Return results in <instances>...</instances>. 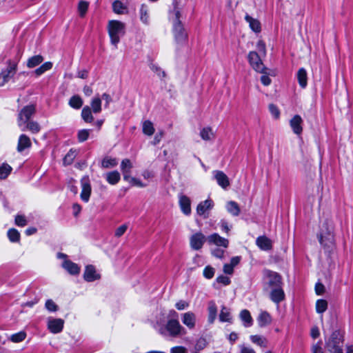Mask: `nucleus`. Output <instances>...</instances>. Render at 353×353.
<instances>
[{
    "instance_id": "nucleus-39",
    "label": "nucleus",
    "mask_w": 353,
    "mask_h": 353,
    "mask_svg": "<svg viewBox=\"0 0 353 353\" xmlns=\"http://www.w3.org/2000/svg\"><path fill=\"white\" fill-rule=\"evenodd\" d=\"M12 167L8 163H2L0 165V179H6L12 172Z\"/></svg>"
},
{
    "instance_id": "nucleus-34",
    "label": "nucleus",
    "mask_w": 353,
    "mask_h": 353,
    "mask_svg": "<svg viewBox=\"0 0 353 353\" xmlns=\"http://www.w3.org/2000/svg\"><path fill=\"white\" fill-rule=\"evenodd\" d=\"M250 340L253 343L261 347H266L268 346V340L260 335H252L250 336Z\"/></svg>"
},
{
    "instance_id": "nucleus-32",
    "label": "nucleus",
    "mask_w": 353,
    "mask_h": 353,
    "mask_svg": "<svg viewBox=\"0 0 353 353\" xmlns=\"http://www.w3.org/2000/svg\"><path fill=\"white\" fill-rule=\"evenodd\" d=\"M81 117L86 123H91L93 121L94 117L92 114V110L90 106L85 105L81 111Z\"/></svg>"
},
{
    "instance_id": "nucleus-14",
    "label": "nucleus",
    "mask_w": 353,
    "mask_h": 353,
    "mask_svg": "<svg viewBox=\"0 0 353 353\" xmlns=\"http://www.w3.org/2000/svg\"><path fill=\"white\" fill-rule=\"evenodd\" d=\"M214 177L217 183L223 189H226L230 185V181L228 176L222 171H213Z\"/></svg>"
},
{
    "instance_id": "nucleus-64",
    "label": "nucleus",
    "mask_w": 353,
    "mask_h": 353,
    "mask_svg": "<svg viewBox=\"0 0 353 353\" xmlns=\"http://www.w3.org/2000/svg\"><path fill=\"white\" fill-rule=\"evenodd\" d=\"M315 291H316V294H318V295L323 294L325 292L324 285L321 283H316Z\"/></svg>"
},
{
    "instance_id": "nucleus-7",
    "label": "nucleus",
    "mask_w": 353,
    "mask_h": 353,
    "mask_svg": "<svg viewBox=\"0 0 353 353\" xmlns=\"http://www.w3.org/2000/svg\"><path fill=\"white\" fill-rule=\"evenodd\" d=\"M263 275L266 279V284L271 289L282 285V279L278 273L265 270L263 271Z\"/></svg>"
},
{
    "instance_id": "nucleus-55",
    "label": "nucleus",
    "mask_w": 353,
    "mask_h": 353,
    "mask_svg": "<svg viewBox=\"0 0 353 353\" xmlns=\"http://www.w3.org/2000/svg\"><path fill=\"white\" fill-rule=\"evenodd\" d=\"M269 110L272 115L275 118L278 119L280 116V111L276 105L274 104H270L269 105Z\"/></svg>"
},
{
    "instance_id": "nucleus-48",
    "label": "nucleus",
    "mask_w": 353,
    "mask_h": 353,
    "mask_svg": "<svg viewBox=\"0 0 353 353\" xmlns=\"http://www.w3.org/2000/svg\"><path fill=\"white\" fill-rule=\"evenodd\" d=\"M132 163L128 159H124L121 163V170L122 172H131Z\"/></svg>"
},
{
    "instance_id": "nucleus-31",
    "label": "nucleus",
    "mask_w": 353,
    "mask_h": 353,
    "mask_svg": "<svg viewBox=\"0 0 353 353\" xmlns=\"http://www.w3.org/2000/svg\"><path fill=\"white\" fill-rule=\"evenodd\" d=\"M105 179L108 183L111 185H115L120 181L121 176L119 172L115 170L108 172L105 174Z\"/></svg>"
},
{
    "instance_id": "nucleus-10",
    "label": "nucleus",
    "mask_w": 353,
    "mask_h": 353,
    "mask_svg": "<svg viewBox=\"0 0 353 353\" xmlns=\"http://www.w3.org/2000/svg\"><path fill=\"white\" fill-rule=\"evenodd\" d=\"M81 184L82 190L80 196L83 201L87 203L90 199L92 190L88 176L83 177L81 180Z\"/></svg>"
},
{
    "instance_id": "nucleus-23",
    "label": "nucleus",
    "mask_w": 353,
    "mask_h": 353,
    "mask_svg": "<svg viewBox=\"0 0 353 353\" xmlns=\"http://www.w3.org/2000/svg\"><path fill=\"white\" fill-rule=\"evenodd\" d=\"M39 123L35 121H30L20 128L21 131L29 130L32 134H37L41 130Z\"/></svg>"
},
{
    "instance_id": "nucleus-36",
    "label": "nucleus",
    "mask_w": 353,
    "mask_h": 353,
    "mask_svg": "<svg viewBox=\"0 0 353 353\" xmlns=\"http://www.w3.org/2000/svg\"><path fill=\"white\" fill-rule=\"evenodd\" d=\"M113 11L117 14H124L127 12V7L119 0H116L112 3Z\"/></svg>"
},
{
    "instance_id": "nucleus-54",
    "label": "nucleus",
    "mask_w": 353,
    "mask_h": 353,
    "mask_svg": "<svg viewBox=\"0 0 353 353\" xmlns=\"http://www.w3.org/2000/svg\"><path fill=\"white\" fill-rule=\"evenodd\" d=\"M45 306L50 312H56L58 310V306L52 299L47 300Z\"/></svg>"
},
{
    "instance_id": "nucleus-52",
    "label": "nucleus",
    "mask_w": 353,
    "mask_h": 353,
    "mask_svg": "<svg viewBox=\"0 0 353 353\" xmlns=\"http://www.w3.org/2000/svg\"><path fill=\"white\" fill-rule=\"evenodd\" d=\"M15 224L19 227H23L27 225L28 221L24 215L17 214L15 216Z\"/></svg>"
},
{
    "instance_id": "nucleus-58",
    "label": "nucleus",
    "mask_w": 353,
    "mask_h": 353,
    "mask_svg": "<svg viewBox=\"0 0 353 353\" xmlns=\"http://www.w3.org/2000/svg\"><path fill=\"white\" fill-rule=\"evenodd\" d=\"M262 74L263 75L261 77V83L265 86L269 85L272 82L271 79L269 77L265 70H264V73Z\"/></svg>"
},
{
    "instance_id": "nucleus-57",
    "label": "nucleus",
    "mask_w": 353,
    "mask_h": 353,
    "mask_svg": "<svg viewBox=\"0 0 353 353\" xmlns=\"http://www.w3.org/2000/svg\"><path fill=\"white\" fill-rule=\"evenodd\" d=\"M216 281L219 283H221L224 285H228L230 283V279L229 277L223 275H221L216 278Z\"/></svg>"
},
{
    "instance_id": "nucleus-42",
    "label": "nucleus",
    "mask_w": 353,
    "mask_h": 353,
    "mask_svg": "<svg viewBox=\"0 0 353 353\" xmlns=\"http://www.w3.org/2000/svg\"><path fill=\"white\" fill-rule=\"evenodd\" d=\"M232 319L229 310L223 306L219 314V320L222 322H230Z\"/></svg>"
},
{
    "instance_id": "nucleus-60",
    "label": "nucleus",
    "mask_w": 353,
    "mask_h": 353,
    "mask_svg": "<svg viewBox=\"0 0 353 353\" xmlns=\"http://www.w3.org/2000/svg\"><path fill=\"white\" fill-rule=\"evenodd\" d=\"M130 183L134 186H137L139 188H144L147 185L146 184L142 183L140 179L135 177L130 178Z\"/></svg>"
},
{
    "instance_id": "nucleus-8",
    "label": "nucleus",
    "mask_w": 353,
    "mask_h": 353,
    "mask_svg": "<svg viewBox=\"0 0 353 353\" xmlns=\"http://www.w3.org/2000/svg\"><path fill=\"white\" fill-rule=\"evenodd\" d=\"M248 58L250 65L255 71L260 73H264V70H267L256 52H250Z\"/></svg>"
},
{
    "instance_id": "nucleus-2",
    "label": "nucleus",
    "mask_w": 353,
    "mask_h": 353,
    "mask_svg": "<svg viewBox=\"0 0 353 353\" xmlns=\"http://www.w3.org/2000/svg\"><path fill=\"white\" fill-rule=\"evenodd\" d=\"M334 227L331 221H325L320 227L318 235L321 245L325 249H332L334 246Z\"/></svg>"
},
{
    "instance_id": "nucleus-43",
    "label": "nucleus",
    "mask_w": 353,
    "mask_h": 353,
    "mask_svg": "<svg viewBox=\"0 0 353 353\" xmlns=\"http://www.w3.org/2000/svg\"><path fill=\"white\" fill-rule=\"evenodd\" d=\"M52 65H53V64L52 62L47 61V62L44 63L43 64H42L40 67L37 68L34 70V73L37 76H40L42 74H43L45 72L50 70L52 68Z\"/></svg>"
},
{
    "instance_id": "nucleus-59",
    "label": "nucleus",
    "mask_w": 353,
    "mask_h": 353,
    "mask_svg": "<svg viewBox=\"0 0 353 353\" xmlns=\"http://www.w3.org/2000/svg\"><path fill=\"white\" fill-rule=\"evenodd\" d=\"M189 304L187 301L183 300H180L175 304V307L179 310H183L185 308L188 307Z\"/></svg>"
},
{
    "instance_id": "nucleus-18",
    "label": "nucleus",
    "mask_w": 353,
    "mask_h": 353,
    "mask_svg": "<svg viewBox=\"0 0 353 353\" xmlns=\"http://www.w3.org/2000/svg\"><path fill=\"white\" fill-rule=\"evenodd\" d=\"M182 323L190 330L194 328L196 325V316L192 312H188L182 315Z\"/></svg>"
},
{
    "instance_id": "nucleus-46",
    "label": "nucleus",
    "mask_w": 353,
    "mask_h": 353,
    "mask_svg": "<svg viewBox=\"0 0 353 353\" xmlns=\"http://www.w3.org/2000/svg\"><path fill=\"white\" fill-rule=\"evenodd\" d=\"M8 236L11 242H18L20 239V234L17 230L14 228L10 229L8 231Z\"/></svg>"
},
{
    "instance_id": "nucleus-13",
    "label": "nucleus",
    "mask_w": 353,
    "mask_h": 353,
    "mask_svg": "<svg viewBox=\"0 0 353 353\" xmlns=\"http://www.w3.org/2000/svg\"><path fill=\"white\" fill-rule=\"evenodd\" d=\"M270 299L276 304L280 303L285 299V293L282 288V285L271 289Z\"/></svg>"
},
{
    "instance_id": "nucleus-11",
    "label": "nucleus",
    "mask_w": 353,
    "mask_h": 353,
    "mask_svg": "<svg viewBox=\"0 0 353 353\" xmlns=\"http://www.w3.org/2000/svg\"><path fill=\"white\" fill-rule=\"evenodd\" d=\"M206 241L207 238L202 233H195L190 237V246L193 250H199L203 247V245Z\"/></svg>"
},
{
    "instance_id": "nucleus-61",
    "label": "nucleus",
    "mask_w": 353,
    "mask_h": 353,
    "mask_svg": "<svg viewBox=\"0 0 353 353\" xmlns=\"http://www.w3.org/2000/svg\"><path fill=\"white\" fill-rule=\"evenodd\" d=\"M170 353H187V349L183 346H175L170 349Z\"/></svg>"
},
{
    "instance_id": "nucleus-12",
    "label": "nucleus",
    "mask_w": 353,
    "mask_h": 353,
    "mask_svg": "<svg viewBox=\"0 0 353 353\" xmlns=\"http://www.w3.org/2000/svg\"><path fill=\"white\" fill-rule=\"evenodd\" d=\"M209 244H214L219 247L228 248L229 241L227 239L221 237L219 234L214 233L207 237Z\"/></svg>"
},
{
    "instance_id": "nucleus-62",
    "label": "nucleus",
    "mask_w": 353,
    "mask_h": 353,
    "mask_svg": "<svg viewBox=\"0 0 353 353\" xmlns=\"http://www.w3.org/2000/svg\"><path fill=\"white\" fill-rule=\"evenodd\" d=\"M219 225L222 231L228 233L229 231L230 230V227L229 226L228 223L225 220L222 219L220 221Z\"/></svg>"
},
{
    "instance_id": "nucleus-3",
    "label": "nucleus",
    "mask_w": 353,
    "mask_h": 353,
    "mask_svg": "<svg viewBox=\"0 0 353 353\" xmlns=\"http://www.w3.org/2000/svg\"><path fill=\"white\" fill-rule=\"evenodd\" d=\"M174 18L173 19V34L176 43L178 45L183 46L186 43L188 40V34L180 21L181 12L177 8V5L174 6Z\"/></svg>"
},
{
    "instance_id": "nucleus-33",
    "label": "nucleus",
    "mask_w": 353,
    "mask_h": 353,
    "mask_svg": "<svg viewBox=\"0 0 353 353\" xmlns=\"http://www.w3.org/2000/svg\"><path fill=\"white\" fill-rule=\"evenodd\" d=\"M118 161L117 159L112 158L110 157H105L101 161V168H110L117 166Z\"/></svg>"
},
{
    "instance_id": "nucleus-40",
    "label": "nucleus",
    "mask_w": 353,
    "mask_h": 353,
    "mask_svg": "<svg viewBox=\"0 0 353 353\" xmlns=\"http://www.w3.org/2000/svg\"><path fill=\"white\" fill-rule=\"evenodd\" d=\"M83 100L79 95L72 96L69 100V105L74 109H79L83 105Z\"/></svg>"
},
{
    "instance_id": "nucleus-26",
    "label": "nucleus",
    "mask_w": 353,
    "mask_h": 353,
    "mask_svg": "<svg viewBox=\"0 0 353 353\" xmlns=\"http://www.w3.org/2000/svg\"><path fill=\"white\" fill-rule=\"evenodd\" d=\"M257 321L260 327H265L270 325L272 322V318L268 312H262L259 314Z\"/></svg>"
},
{
    "instance_id": "nucleus-28",
    "label": "nucleus",
    "mask_w": 353,
    "mask_h": 353,
    "mask_svg": "<svg viewBox=\"0 0 353 353\" xmlns=\"http://www.w3.org/2000/svg\"><path fill=\"white\" fill-rule=\"evenodd\" d=\"M296 77L299 85L302 88H305L307 84V76L306 70L303 68H300L297 72Z\"/></svg>"
},
{
    "instance_id": "nucleus-27",
    "label": "nucleus",
    "mask_w": 353,
    "mask_h": 353,
    "mask_svg": "<svg viewBox=\"0 0 353 353\" xmlns=\"http://www.w3.org/2000/svg\"><path fill=\"white\" fill-rule=\"evenodd\" d=\"M245 21L249 23L250 28L255 32H260L261 23L258 19H254L248 14H246L245 17Z\"/></svg>"
},
{
    "instance_id": "nucleus-6",
    "label": "nucleus",
    "mask_w": 353,
    "mask_h": 353,
    "mask_svg": "<svg viewBox=\"0 0 353 353\" xmlns=\"http://www.w3.org/2000/svg\"><path fill=\"white\" fill-rule=\"evenodd\" d=\"M343 342L339 336L338 332H334L327 343H326V350L329 353H343Z\"/></svg>"
},
{
    "instance_id": "nucleus-50",
    "label": "nucleus",
    "mask_w": 353,
    "mask_h": 353,
    "mask_svg": "<svg viewBox=\"0 0 353 353\" xmlns=\"http://www.w3.org/2000/svg\"><path fill=\"white\" fill-rule=\"evenodd\" d=\"M76 157L75 151L72 149L67 153L63 159V163L65 165H70Z\"/></svg>"
},
{
    "instance_id": "nucleus-20",
    "label": "nucleus",
    "mask_w": 353,
    "mask_h": 353,
    "mask_svg": "<svg viewBox=\"0 0 353 353\" xmlns=\"http://www.w3.org/2000/svg\"><path fill=\"white\" fill-rule=\"evenodd\" d=\"M213 205L214 203L211 199H206L198 204L196 207V212L200 216L204 215L208 210L212 208Z\"/></svg>"
},
{
    "instance_id": "nucleus-22",
    "label": "nucleus",
    "mask_w": 353,
    "mask_h": 353,
    "mask_svg": "<svg viewBox=\"0 0 353 353\" xmlns=\"http://www.w3.org/2000/svg\"><path fill=\"white\" fill-rule=\"evenodd\" d=\"M83 278L86 281L92 282L99 278L93 265H87L83 274Z\"/></svg>"
},
{
    "instance_id": "nucleus-9",
    "label": "nucleus",
    "mask_w": 353,
    "mask_h": 353,
    "mask_svg": "<svg viewBox=\"0 0 353 353\" xmlns=\"http://www.w3.org/2000/svg\"><path fill=\"white\" fill-rule=\"evenodd\" d=\"M17 70V65L8 62L6 69L2 70L0 73V87L4 85L14 75Z\"/></svg>"
},
{
    "instance_id": "nucleus-41",
    "label": "nucleus",
    "mask_w": 353,
    "mask_h": 353,
    "mask_svg": "<svg viewBox=\"0 0 353 353\" xmlns=\"http://www.w3.org/2000/svg\"><path fill=\"white\" fill-rule=\"evenodd\" d=\"M143 132L145 135L151 136L154 132L153 123L150 121H145L143 123Z\"/></svg>"
},
{
    "instance_id": "nucleus-51",
    "label": "nucleus",
    "mask_w": 353,
    "mask_h": 353,
    "mask_svg": "<svg viewBox=\"0 0 353 353\" xmlns=\"http://www.w3.org/2000/svg\"><path fill=\"white\" fill-rule=\"evenodd\" d=\"M26 336V334L24 332H19L14 334L11 336L10 339L12 342L19 343L23 341Z\"/></svg>"
},
{
    "instance_id": "nucleus-45",
    "label": "nucleus",
    "mask_w": 353,
    "mask_h": 353,
    "mask_svg": "<svg viewBox=\"0 0 353 353\" xmlns=\"http://www.w3.org/2000/svg\"><path fill=\"white\" fill-rule=\"evenodd\" d=\"M91 130L83 129L80 130L77 132V139L80 143L84 142L89 138Z\"/></svg>"
},
{
    "instance_id": "nucleus-16",
    "label": "nucleus",
    "mask_w": 353,
    "mask_h": 353,
    "mask_svg": "<svg viewBox=\"0 0 353 353\" xmlns=\"http://www.w3.org/2000/svg\"><path fill=\"white\" fill-rule=\"evenodd\" d=\"M63 323V320L61 319H50L48 323V327L51 332L57 334L62 331Z\"/></svg>"
},
{
    "instance_id": "nucleus-30",
    "label": "nucleus",
    "mask_w": 353,
    "mask_h": 353,
    "mask_svg": "<svg viewBox=\"0 0 353 353\" xmlns=\"http://www.w3.org/2000/svg\"><path fill=\"white\" fill-rule=\"evenodd\" d=\"M226 209L230 214L234 216H238L241 212L238 203L233 201H230L227 203Z\"/></svg>"
},
{
    "instance_id": "nucleus-44",
    "label": "nucleus",
    "mask_w": 353,
    "mask_h": 353,
    "mask_svg": "<svg viewBox=\"0 0 353 353\" xmlns=\"http://www.w3.org/2000/svg\"><path fill=\"white\" fill-rule=\"evenodd\" d=\"M327 308V302L324 299H319L316 303V310L319 314H322Z\"/></svg>"
},
{
    "instance_id": "nucleus-47",
    "label": "nucleus",
    "mask_w": 353,
    "mask_h": 353,
    "mask_svg": "<svg viewBox=\"0 0 353 353\" xmlns=\"http://www.w3.org/2000/svg\"><path fill=\"white\" fill-rule=\"evenodd\" d=\"M200 136L205 141L210 140L213 137L212 129L209 127L203 128L200 132Z\"/></svg>"
},
{
    "instance_id": "nucleus-56",
    "label": "nucleus",
    "mask_w": 353,
    "mask_h": 353,
    "mask_svg": "<svg viewBox=\"0 0 353 353\" xmlns=\"http://www.w3.org/2000/svg\"><path fill=\"white\" fill-rule=\"evenodd\" d=\"M128 225L126 224L121 225L115 231L114 235L117 237L121 236L127 230Z\"/></svg>"
},
{
    "instance_id": "nucleus-25",
    "label": "nucleus",
    "mask_w": 353,
    "mask_h": 353,
    "mask_svg": "<svg viewBox=\"0 0 353 353\" xmlns=\"http://www.w3.org/2000/svg\"><path fill=\"white\" fill-rule=\"evenodd\" d=\"M63 268L66 270L70 274L76 275L80 272V268L77 263L70 260H65L62 265Z\"/></svg>"
},
{
    "instance_id": "nucleus-38",
    "label": "nucleus",
    "mask_w": 353,
    "mask_h": 353,
    "mask_svg": "<svg viewBox=\"0 0 353 353\" xmlns=\"http://www.w3.org/2000/svg\"><path fill=\"white\" fill-rule=\"evenodd\" d=\"M90 105L91 110L94 113L97 114L101 112V99L98 97L93 98L91 101Z\"/></svg>"
},
{
    "instance_id": "nucleus-4",
    "label": "nucleus",
    "mask_w": 353,
    "mask_h": 353,
    "mask_svg": "<svg viewBox=\"0 0 353 353\" xmlns=\"http://www.w3.org/2000/svg\"><path fill=\"white\" fill-rule=\"evenodd\" d=\"M125 23L117 21L111 20L108 24V34L110 38V42L112 45L117 47V44L120 41V38L125 34Z\"/></svg>"
},
{
    "instance_id": "nucleus-29",
    "label": "nucleus",
    "mask_w": 353,
    "mask_h": 353,
    "mask_svg": "<svg viewBox=\"0 0 353 353\" xmlns=\"http://www.w3.org/2000/svg\"><path fill=\"white\" fill-rule=\"evenodd\" d=\"M208 322L213 323L217 314V307L214 301H210L208 303Z\"/></svg>"
},
{
    "instance_id": "nucleus-15",
    "label": "nucleus",
    "mask_w": 353,
    "mask_h": 353,
    "mask_svg": "<svg viewBox=\"0 0 353 353\" xmlns=\"http://www.w3.org/2000/svg\"><path fill=\"white\" fill-rule=\"evenodd\" d=\"M303 119L301 116L296 114L294 116L290 121V127L292 129V131L294 134L299 135L302 133L303 128H302Z\"/></svg>"
},
{
    "instance_id": "nucleus-37",
    "label": "nucleus",
    "mask_w": 353,
    "mask_h": 353,
    "mask_svg": "<svg viewBox=\"0 0 353 353\" xmlns=\"http://www.w3.org/2000/svg\"><path fill=\"white\" fill-rule=\"evenodd\" d=\"M43 61V57L41 55H34L28 59L27 66L30 68H34L39 65Z\"/></svg>"
},
{
    "instance_id": "nucleus-35",
    "label": "nucleus",
    "mask_w": 353,
    "mask_h": 353,
    "mask_svg": "<svg viewBox=\"0 0 353 353\" xmlns=\"http://www.w3.org/2000/svg\"><path fill=\"white\" fill-rule=\"evenodd\" d=\"M140 19L145 25H148L150 23L148 9L144 4H142L140 8Z\"/></svg>"
},
{
    "instance_id": "nucleus-19",
    "label": "nucleus",
    "mask_w": 353,
    "mask_h": 353,
    "mask_svg": "<svg viewBox=\"0 0 353 353\" xmlns=\"http://www.w3.org/2000/svg\"><path fill=\"white\" fill-rule=\"evenodd\" d=\"M239 318L245 327H250L253 325V319L249 310L244 309L240 312Z\"/></svg>"
},
{
    "instance_id": "nucleus-17",
    "label": "nucleus",
    "mask_w": 353,
    "mask_h": 353,
    "mask_svg": "<svg viewBox=\"0 0 353 353\" xmlns=\"http://www.w3.org/2000/svg\"><path fill=\"white\" fill-rule=\"evenodd\" d=\"M179 206L182 212L188 216L191 214V201L189 197L185 195L179 196Z\"/></svg>"
},
{
    "instance_id": "nucleus-53",
    "label": "nucleus",
    "mask_w": 353,
    "mask_h": 353,
    "mask_svg": "<svg viewBox=\"0 0 353 353\" xmlns=\"http://www.w3.org/2000/svg\"><path fill=\"white\" fill-rule=\"evenodd\" d=\"M214 272H215L214 269L212 267L208 265V266H206L203 270V276L206 279H210L214 276Z\"/></svg>"
},
{
    "instance_id": "nucleus-5",
    "label": "nucleus",
    "mask_w": 353,
    "mask_h": 353,
    "mask_svg": "<svg viewBox=\"0 0 353 353\" xmlns=\"http://www.w3.org/2000/svg\"><path fill=\"white\" fill-rule=\"evenodd\" d=\"M36 108L34 105H28L21 109L17 115V125L19 128L30 121L31 117L35 114Z\"/></svg>"
},
{
    "instance_id": "nucleus-24",
    "label": "nucleus",
    "mask_w": 353,
    "mask_h": 353,
    "mask_svg": "<svg viewBox=\"0 0 353 353\" xmlns=\"http://www.w3.org/2000/svg\"><path fill=\"white\" fill-rule=\"evenodd\" d=\"M31 146V141L30 138L26 134L20 135L17 144V151L19 152H23L25 149Z\"/></svg>"
},
{
    "instance_id": "nucleus-63",
    "label": "nucleus",
    "mask_w": 353,
    "mask_h": 353,
    "mask_svg": "<svg viewBox=\"0 0 353 353\" xmlns=\"http://www.w3.org/2000/svg\"><path fill=\"white\" fill-rule=\"evenodd\" d=\"M212 254L214 256L221 259L223 257L224 250L221 248H216L212 251Z\"/></svg>"
},
{
    "instance_id": "nucleus-49",
    "label": "nucleus",
    "mask_w": 353,
    "mask_h": 353,
    "mask_svg": "<svg viewBox=\"0 0 353 353\" xmlns=\"http://www.w3.org/2000/svg\"><path fill=\"white\" fill-rule=\"evenodd\" d=\"M89 3L85 1H81L78 5V11L81 17H83L87 12Z\"/></svg>"
},
{
    "instance_id": "nucleus-1",
    "label": "nucleus",
    "mask_w": 353,
    "mask_h": 353,
    "mask_svg": "<svg viewBox=\"0 0 353 353\" xmlns=\"http://www.w3.org/2000/svg\"><path fill=\"white\" fill-rule=\"evenodd\" d=\"M169 316L172 319H169L165 326L159 329V332L164 336L179 337L186 334L185 329L180 324L178 320V313L172 310L169 312Z\"/></svg>"
},
{
    "instance_id": "nucleus-21",
    "label": "nucleus",
    "mask_w": 353,
    "mask_h": 353,
    "mask_svg": "<svg viewBox=\"0 0 353 353\" xmlns=\"http://www.w3.org/2000/svg\"><path fill=\"white\" fill-rule=\"evenodd\" d=\"M256 243L263 250L267 251L272 249V241L265 236H259L256 240Z\"/></svg>"
}]
</instances>
